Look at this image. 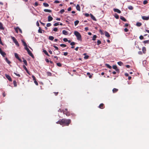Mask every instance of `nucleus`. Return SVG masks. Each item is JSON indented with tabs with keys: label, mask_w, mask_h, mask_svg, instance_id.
Segmentation results:
<instances>
[{
	"label": "nucleus",
	"mask_w": 149,
	"mask_h": 149,
	"mask_svg": "<svg viewBox=\"0 0 149 149\" xmlns=\"http://www.w3.org/2000/svg\"><path fill=\"white\" fill-rule=\"evenodd\" d=\"M0 44L2 45H3V43H2V42L1 38L0 37Z\"/></svg>",
	"instance_id": "obj_59"
},
{
	"label": "nucleus",
	"mask_w": 149,
	"mask_h": 149,
	"mask_svg": "<svg viewBox=\"0 0 149 149\" xmlns=\"http://www.w3.org/2000/svg\"><path fill=\"white\" fill-rule=\"evenodd\" d=\"M56 64H57V65L59 67H61L62 66V65H61V63H56Z\"/></svg>",
	"instance_id": "obj_43"
},
{
	"label": "nucleus",
	"mask_w": 149,
	"mask_h": 149,
	"mask_svg": "<svg viewBox=\"0 0 149 149\" xmlns=\"http://www.w3.org/2000/svg\"><path fill=\"white\" fill-rule=\"evenodd\" d=\"M105 36L107 37V38H109L110 37V36L109 33L107 31H105Z\"/></svg>",
	"instance_id": "obj_16"
},
{
	"label": "nucleus",
	"mask_w": 149,
	"mask_h": 149,
	"mask_svg": "<svg viewBox=\"0 0 149 149\" xmlns=\"http://www.w3.org/2000/svg\"><path fill=\"white\" fill-rule=\"evenodd\" d=\"M113 10L115 12H117L119 13H120L121 12V11L118 9H114Z\"/></svg>",
	"instance_id": "obj_13"
},
{
	"label": "nucleus",
	"mask_w": 149,
	"mask_h": 149,
	"mask_svg": "<svg viewBox=\"0 0 149 149\" xmlns=\"http://www.w3.org/2000/svg\"><path fill=\"white\" fill-rule=\"evenodd\" d=\"M11 38L13 42L15 43L16 41H17V40L15 39V38L14 37L11 36Z\"/></svg>",
	"instance_id": "obj_25"
},
{
	"label": "nucleus",
	"mask_w": 149,
	"mask_h": 149,
	"mask_svg": "<svg viewBox=\"0 0 149 149\" xmlns=\"http://www.w3.org/2000/svg\"><path fill=\"white\" fill-rule=\"evenodd\" d=\"M118 64L120 66H122L123 65V63L121 61L118 62Z\"/></svg>",
	"instance_id": "obj_34"
},
{
	"label": "nucleus",
	"mask_w": 149,
	"mask_h": 149,
	"mask_svg": "<svg viewBox=\"0 0 149 149\" xmlns=\"http://www.w3.org/2000/svg\"><path fill=\"white\" fill-rule=\"evenodd\" d=\"M142 18L143 20H148L149 19V16L146 17V16H143L142 17Z\"/></svg>",
	"instance_id": "obj_8"
},
{
	"label": "nucleus",
	"mask_w": 149,
	"mask_h": 149,
	"mask_svg": "<svg viewBox=\"0 0 149 149\" xmlns=\"http://www.w3.org/2000/svg\"><path fill=\"white\" fill-rule=\"evenodd\" d=\"M90 16H91V18L94 21H96V19L95 18V17H94V16L93 15H92L91 14H90Z\"/></svg>",
	"instance_id": "obj_11"
},
{
	"label": "nucleus",
	"mask_w": 149,
	"mask_h": 149,
	"mask_svg": "<svg viewBox=\"0 0 149 149\" xmlns=\"http://www.w3.org/2000/svg\"><path fill=\"white\" fill-rule=\"evenodd\" d=\"M32 78L33 79V80L34 81L36 80V78L35 77L34 75L32 76Z\"/></svg>",
	"instance_id": "obj_56"
},
{
	"label": "nucleus",
	"mask_w": 149,
	"mask_h": 149,
	"mask_svg": "<svg viewBox=\"0 0 149 149\" xmlns=\"http://www.w3.org/2000/svg\"><path fill=\"white\" fill-rule=\"evenodd\" d=\"M23 68L26 71V72L29 74V75H31V74L30 73V72H29V71L28 70H27V68H26V67L25 66V65H23Z\"/></svg>",
	"instance_id": "obj_7"
},
{
	"label": "nucleus",
	"mask_w": 149,
	"mask_h": 149,
	"mask_svg": "<svg viewBox=\"0 0 149 149\" xmlns=\"http://www.w3.org/2000/svg\"><path fill=\"white\" fill-rule=\"evenodd\" d=\"M54 38L53 36H49V39L51 40H53Z\"/></svg>",
	"instance_id": "obj_28"
},
{
	"label": "nucleus",
	"mask_w": 149,
	"mask_h": 149,
	"mask_svg": "<svg viewBox=\"0 0 149 149\" xmlns=\"http://www.w3.org/2000/svg\"><path fill=\"white\" fill-rule=\"evenodd\" d=\"M76 8L79 11H80V7L79 5L78 4L77 5V6H76Z\"/></svg>",
	"instance_id": "obj_19"
},
{
	"label": "nucleus",
	"mask_w": 149,
	"mask_h": 149,
	"mask_svg": "<svg viewBox=\"0 0 149 149\" xmlns=\"http://www.w3.org/2000/svg\"><path fill=\"white\" fill-rule=\"evenodd\" d=\"M97 36L96 35H94L93 36V38H92V40H96V38H97Z\"/></svg>",
	"instance_id": "obj_32"
},
{
	"label": "nucleus",
	"mask_w": 149,
	"mask_h": 149,
	"mask_svg": "<svg viewBox=\"0 0 149 149\" xmlns=\"http://www.w3.org/2000/svg\"><path fill=\"white\" fill-rule=\"evenodd\" d=\"M128 8L129 9L132 10L133 9V7L132 6H130L128 7Z\"/></svg>",
	"instance_id": "obj_49"
},
{
	"label": "nucleus",
	"mask_w": 149,
	"mask_h": 149,
	"mask_svg": "<svg viewBox=\"0 0 149 149\" xmlns=\"http://www.w3.org/2000/svg\"><path fill=\"white\" fill-rule=\"evenodd\" d=\"M25 49L27 51V52L30 50L27 47V46L25 47Z\"/></svg>",
	"instance_id": "obj_48"
},
{
	"label": "nucleus",
	"mask_w": 149,
	"mask_h": 149,
	"mask_svg": "<svg viewBox=\"0 0 149 149\" xmlns=\"http://www.w3.org/2000/svg\"><path fill=\"white\" fill-rule=\"evenodd\" d=\"M11 38L13 42L15 43L16 41H17V40L15 39V38L14 37L11 36Z\"/></svg>",
	"instance_id": "obj_24"
},
{
	"label": "nucleus",
	"mask_w": 149,
	"mask_h": 149,
	"mask_svg": "<svg viewBox=\"0 0 149 149\" xmlns=\"http://www.w3.org/2000/svg\"><path fill=\"white\" fill-rule=\"evenodd\" d=\"M62 33L63 34L65 35H67L68 34V32L67 31L65 30H63V31Z\"/></svg>",
	"instance_id": "obj_12"
},
{
	"label": "nucleus",
	"mask_w": 149,
	"mask_h": 149,
	"mask_svg": "<svg viewBox=\"0 0 149 149\" xmlns=\"http://www.w3.org/2000/svg\"><path fill=\"white\" fill-rule=\"evenodd\" d=\"M118 91V89L116 88H114L112 90V91L113 93H116Z\"/></svg>",
	"instance_id": "obj_23"
},
{
	"label": "nucleus",
	"mask_w": 149,
	"mask_h": 149,
	"mask_svg": "<svg viewBox=\"0 0 149 149\" xmlns=\"http://www.w3.org/2000/svg\"><path fill=\"white\" fill-rule=\"evenodd\" d=\"M100 44H101V41L100 40H98L97 41V45H99Z\"/></svg>",
	"instance_id": "obj_41"
},
{
	"label": "nucleus",
	"mask_w": 149,
	"mask_h": 149,
	"mask_svg": "<svg viewBox=\"0 0 149 149\" xmlns=\"http://www.w3.org/2000/svg\"><path fill=\"white\" fill-rule=\"evenodd\" d=\"M58 25H59V24L58 22H57V23H55L54 24V26H58Z\"/></svg>",
	"instance_id": "obj_61"
},
{
	"label": "nucleus",
	"mask_w": 149,
	"mask_h": 149,
	"mask_svg": "<svg viewBox=\"0 0 149 149\" xmlns=\"http://www.w3.org/2000/svg\"><path fill=\"white\" fill-rule=\"evenodd\" d=\"M22 42L23 43L24 45V47H26V46H27V45L26 44V43L25 42H24L23 40H22Z\"/></svg>",
	"instance_id": "obj_30"
},
{
	"label": "nucleus",
	"mask_w": 149,
	"mask_h": 149,
	"mask_svg": "<svg viewBox=\"0 0 149 149\" xmlns=\"http://www.w3.org/2000/svg\"><path fill=\"white\" fill-rule=\"evenodd\" d=\"M75 36H76L77 40L79 41H82L81 36L79 32L75 31Z\"/></svg>",
	"instance_id": "obj_2"
},
{
	"label": "nucleus",
	"mask_w": 149,
	"mask_h": 149,
	"mask_svg": "<svg viewBox=\"0 0 149 149\" xmlns=\"http://www.w3.org/2000/svg\"><path fill=\"white\" fill-rule=\"evenodd\" d=\"M113 68L115 69V70L118 73L119 72V70L117 68V66L116 65H114L113 66Z\"/></svg>",
	"instance_id": "obj_6"
},
{
	"label": "nucleus",
	"mask_w": 149,
	"mask_h": 149,
	"mask_svg": "<svg viewBox=\"0 0 149 149\" xmlns=\"http://www.w3.org/2000/svg\"><path fill=\"white\" fill-rule=\"evenodd\" d=\"M58 30V29L56 27H55L53 29V31H56Z\"/></svg>",
	"instance_id": "obj_58"
},
{
	"label": "nucleus",
	"mask_w": 149,
	"mask_h": 149,
	"mask_svg": "<svg viewBox=\"0 0 149 149\" xmlns=\"http://www.w3.org/2000/svg\"><path fill=\"white\" fill-rule=\"evenodd\" d=\"M142 51L143 53L144 54H145L146 52V48L145 47H143L142 48Z\"/></svg>",
	"instance_id": "obj_17"
},
{
	"label": "nucleus",
	"mask_w": 149,
	"mask_h": 149,
	"mask_svg": "<svg viewBox=\"0 0 149 149\" xmlns=\"http://www.w3.org/2000/svg\"><path fill=\"white\" fill-rule=\"evenodd\" d=\"M53 19V18L50 16H49L48 17V21L50 22L52 21Z\"/></svg>",
	"instance_id": "obj_14"
},
{
	"label": "nucleus",
	"mask_w": 149,
	"mask_h": 149,
	"mask_svg": "<svg viewBox=\"0 0 149 149\" xmlns=\"http://www.w3.org/2000/svg\"><path fill=\"white\" fill-rule=\"evenodd\" d=\"M63 41H64V42H67L68 41V40L66 38H64L63 39Z\"/></svg>",
	"instance_id": "obj_60"
},
{
	"label": "nucleus",
	"mask_w": 149,
	"mask_h": 149,
	"mask_svg": "<svg viewBox=\"0 0 149 149\" xmlns=\"http://www.w3.org/2000/svg\"><path fill=\"white\" fill-rule=\"evenodd\" d=\"M34 83L37 86L38 85V83L36 80L34 81Z\"/></svg>",
	"instance_id": "obj_62"
},
{
	"label": "nucleus",
	"mask_w": 149,
	"mask_h": 149,
	"mask_svg": "<svg viewBox=\"0 0 149 149\" xmlns=\"http://www.w3.org/2000/svg\"><path fill=\"white\" fill-rule=\"evenodd\" d=\"M65 11V10L64 9H62L60 11V13H61V14H62Z\"/></svg>",
	"instance_id": "obj_52"
},
{
	"label": "nucleus",
	"mask_w": 149,
	"mask_h": 149,
	"mask_svg": "<svg viewBox=\"0 0 149 149\" xmlns=\"http://www.w3.org/2000/svg\"><path fill=\"white\" fill-rule=\"evenodd\" d=\"M4 28L3 27L2 24L0 22V29L1 30H4Z\"/></svg>",
	"instance_id": "obj_18"
},
{
	"label": "nucleus",
	"mask_w": 149,
	"mask_h": 149,
	"mask_svg": "<svg viewBox=\"0 0 149 149\" xmlns=\"http://www.w3.org/2000/svg\"><path fill=\"white\" fill-rule=\"evenodd\" d=\"M79 21L78 20L75 21V26H76L79 23Z\"/></svg>",
	"instance_id": "obj_45"
},
{
	"label": "nucleus",
	"mask_w": 149,
	"mask_h": 149,
	"mask_svg": "<svg viewBox=\"0 0 149 149\" xmlns=\"http://www.w3.org/2000/svg\"><path fill=\"white\" fill-rule=\"evenodd\" d=\"M143 43L144 44H149V40H145L143 42Z\"/></svg>",
	"instance_id": "obj_37"
},
{
	"label": "nucleus",
	"mask_w": 149,
	"mask_h": 149,
	"mask_svg": "<svg viewBox=\"0 0 149 149\" xmlns=\"http://www.w3.org/2000/svg\"><path fill=\"white\" fill-rule=\"evenodd\" d=\"M60 45L61 47H65L66 46V45L64 44H61Z\"/></svg>",
	"instance_id": "obj_44"
},
{
	"label": "nucleus",
	"mask_w": 149,
	"mask_h": 149,
	"mask_svg": "<svg viewBox=\"0 0 149 149\" xmlns=\"http://www.w3.org/2000/svg\"><path fill=\"white\" fill-rule=\"evenodd\" d=\"M15 44H16V45H17V46H19V44L18 43V42H17V41H16V42H15Z\"/></svg>",
	"instance_id": "obj_50"
},
{
	"label": "nucleus",
	"mask_w": 149,
	"mask_h": 149,
	"mask_svg": "<svg viewBox=\"0 0 149 149\" xmlns=\"http://www.w3.org/2000/svg\"><path fill=\"white\" fill-rule=\"evenodd\" d=\"M106 65L108 68H109L110 69L111 68V66H110L109 64H106Z\"/></svg>",
	"instance_id": "obj_39"
},
{
	"label": "nucleus",
	"mask_w": 149,
	"mask_h": 149,
	"mask_svg": "<svg viewBox=\"0 0 149 149\" xmlns=\"http://www.w3.org/2000/svg\"><path fill=\"white\" fill-rule=\"evenodd\" d=\"M104 106L103 104L101 103L99 106V107L101 109H103L104 108Z\"/></svg>",
	"instance_id": "obj_9"
},
{
	"label": "nucleus",
	"mask_w": 149,
	"mask_h": 149,
	"mask_svg": "<svg viewBox=\"0 0 149 149\" xmlns=\"http://www.w3.org/2000/svg\"><path fill=\"white\" fill-rule=\"evenodd\" d=\"M44 31V30H42L40 27H39V29L38 30V32L40 33H42V31Z\"/></svg>",
	"instance_id": "obj_27"
},
{
	"label": "nucleus",
	"mask_w": 149,
	"mask_h": 149,
	"mask_svg": "<svg viewBox=\"0 0 149 149\" xmlns=\"http://www.w3.org/2000/svg\"><path fill=\"white\" fill-rule=\"evenodd\" d=\"M139 39L140 40H143L144 39V37L142 36H139Z\"/></svg>",
	"instance_id": "obj_54"
},
{
	"label": "nucleus",
	"mask_w": 149,
	"mask_h": 149,
	"mask_svg": "<svg viewBox=\"0 0 149 149\" xmlns=\"http://www.w3.org/2000/svg\"><path fill=\"white\" fill-rule=\"evenodd\" d=\"M87 74L88 75L89 78H92V76L89 72H87Z\"/></svg>",
	"instance_id": "obj_33"
},
{
	"label": "nucleus",
	"mask_w": 149,
	"mask_h": 149,
	"mask_svg": "<svg viewBox=\"0 0 149 149\" xmlns=\"http://www.w3.org/2000/svg\"><path fill=\"white\" fill-rule=\"evenodd\" d=\"M25 49L27 51V52L30 50L27 47V46L25 47Z\"/></svg>",
	"instance_id": "obj_47"
},
{
	"label": "nucleus",
	"mask_w": 149,
	"mask_h": 149,
	"mask_svg": "<svg viewBox=\"0 0 149 149\" xmlns=\"http://www.w3.org/2000/svg\"><path fill=\"white\" fill-rule=\"evenodd\" d=\"M60 1H58V0H56L54 2V3H60Z\"/></svg>",
	"instance_id": "obj_57"
},
{
	"label": "nucleus",
	"mask_w": 149,
	"mask_h": 149,
	"mask_svg": "<svg viewBox=\"0 0 149 149\" xmlns=\"http://www.w3.org/2000/svg\"><path fill=\"white\" fill-rule=\"evenodd\" d=\"M114 17L116 19H118L119 18V16L116 13H115L114 15Z\"/></svg>",
	"instance_id": "obj_35"
},
{
	"label": "nucleus",
	"mask_w": 149,
	"mask_h": 149,
	"mask_svg": "<svg viewBox=\"0 0 149 149\" xmlns=\"http://www.w3.org/2000/svg\"><path fill=\"white\" fill-rule=\"evenodd\" d=\"M5 76L6 77L9 81H12V79L10 77L9 75L7 74H5Z\"/></svg>",
	"instance_id": "obj_5"
},
{
	"label": "nucleus",
	"mask_w": 149,
	"mask_h": 149,
	"mask_svg": "<svg viewBox=\"0 0 149 149\" xmlns=\"http://www.w3.org/2000/svg\"><path fill=\"white\" fill-rule=\"evenodd\" d=\"M62 111L63 114H65L67 116H69L71 114L70 112L68 111L67 109H65V110H63Z\"/></svg>",
	"instance_id": "obj_3"
},
{
	"label": "nucleus",
	"mask_w": 149,
	"mask_h": 149,
	"mask_svg": "<svg viewBox=\"0 0 149 149\" xmlns=\"http://www.w3.org/2000/svg\"><path fill=\"white\" fill-rule=\"evenodd\" d=\"M44 11L45 12H47L49 13H51L52 11L51 10L47 9H45L44 10Z\"/></svg>",
	"instance_id": "obj_22"
},
{
	"label": "nucleus",
	"mask_w": 149,
	"mask_h": 149,
	"mask_svg": "<svg viewBox=\"0 0 149 149\" xmlns=\"http://www.w3.org/2000/svg\"><path fill=\"white\" fill-rule=\"evenodd\" d=\"M43 52L46 55H47V56H50V55L49 54H48V53H47V51H46V50H43Z\"/></svg>",
	"instance_id": "obj_20"
},
{
	"label": "nucleus",
	"mask_w": 149,
	"mask_h": 149,
	"mask_svg": "<svg viewBox=\"0 0 149 149\" xmlns=\"http://www.w3.org/2000/svg\"><path fill=\"white\" fill-rule=\"evenodd\" d=\"M51 26V24L50 23H48L47 24V27H49Z\"/></svg>",
	"instance_id": "obj_55"
},
{
	"label": "nucleus",
	"mask_w": 149,
	"mask_h": 149,
	"mask_svg": "<svg viewBox=\"0 0 149 149\" xmlns=\"http://www.w3.org/2000/svg\"><path fill=\"white\" fill-rule=\"evenodd\" d=\"M19 28L17 27L15 28V30L17 33H18V31L19 30Z\"/></svg>",
	"instance_id": "obj_38"
},
{
	"label": "nucleus",
	"mask_w": 149,
	"mask_h": 149,
	"mask_svg": "<svg viewBox=\"0 0 149 149\" xmlns=\"http://www.w3.org/2000/svg\"><path fill=\"white\" fill-rule=\"evenodd\" d=\"M43 5L44 6L46 7H48L49 6V5L48 3H43Z\"/></svg>",
	"instance_id": "obj_31"
},
{
	"label": "nucleus",
	"mask_w": 149,
	"mask_h": 149,
	"mask_svg": "<svg viewBox=\"0 0 149 149\" xmlns=\"http://www.w3.org/2000/svg\"><path fill=\"white\" fill-rule=\"evenodd\" d=\"M71 120L70 119H67L63 118L60 119L56 123L58 124H60L61 125L65 126H68L71 122Z\"/></svg>",
	"instance_id": "obj_1"
},
{
	"label": "nucleus",
	"mask_w": 149,
	"mask_h": 149,
	"mask_svg": "<svg viewBox=\"0 0 149 149\" xmlns=\"http://www.w3.org/2000/svg\"><path fill=\"white\" fill-rule=\"evenodd\" d=\"M15 56L16 58L18 59L20 62H22V60L19 58L18 56V54L17 53H15Z\"/></svg>",
	"instance_id": "obj_4"
},
{
	"label": "nucleus",
	"mask_w": 149,
	"mask_h": 149,
	"mask_svg": "<svg viewBox=\"0 0 149 149\" xmlns=\"http://www.w3.org/2000/svg\"><path fill=\"white\" fill-rule=\"evenodd\" d=\"M14 74L19 77H20V75L19 74H17L16 72H14Z\"/></svg>",
	"instance_id": "obj_51"
},
{
	"label": "nucleus",
	"mask_w": 149,
	"mask_h": 149,
	"mask_svg": "<svg viewBox=\"0 0 149 149\" xmlns=\"http://www.w3.org/2000/svg\"><path fill=\"white\" fill-rule=\"evenodd\" d=\"M38 4L37 2H35L34 3V6L35 7H36L38 6Z\"/></svg>",
	"instance_id": "obj_53"
},
{
	"label": "nucleus",
	"mask_w": 149,
	"mask_h": 149,
	"mask_svg": "<svg viewBox=\"0 0 149 149\" xmlns=\"http://www.w3.org/2000/svg\"><path fill=\"white\" fill-rule=\"evenodd\" d=\"M28 54L31 56L33 58H34V56L32 53L31 52V51L29 50L28 52H27Z\"/></svg>",
	"instance_id": "obj_10"
},
{
	"label": "nucleus",
	"mask_w": 149,
	"mask_h": 149,
	"mask_svg": "<svg viewBox=\"0 0 149 149\" xmlns=\"http://www.w3.org/2000/svg\"><path fill=\"white\" fill-rule=\"evenodd\" d=\"M13 84L14 87H16L17 86V82L15 80L13 81Z\"/></svg>",
	"instance_id": "obj_36"
},
{
	"label": "nucleus",
	"mask_w": 149,
	"mask_h": 149,
	"mask_svg": "<svg viewBox=\"0 0 149 149\" xmlns=\"http://www.w3.org/2000/svg\"><path fill=\"white\" fill-rule=\"evenodd\" d=\"M23 62H24V64H25V65H27V62L26 60H24L23 61Z\"/></svg>",
	"instance_id": "obj_40"
},
{
	"label": "nucleus",
	"mask_w": 149,
	"mask_h": 149,
	"mask_svg": "<svg viewBox=\"0 0 149 149\" xmlns=\"http://www.w3.org/2000/svg\"><path fill=\"white\" fill-rule=\"evenodd\" d=\"M0 53L3 57H5L6 55V53L4 52L3 51L1 52Z\"/></svg>",
	"instance_id": "obj_26"
},
{
	"label": "nucleus",
	"mask_w": 149,
	"mask_h": 149,
	"mask_svg": "<svg viewBox=\"0 0 149 149\" xmlns=\"http://www.w3.org/2000/svg\"><path fill=\"white\" fill-rule=\"evenodd\" d=\"M25 49L27 51V52L30 50L27 47V46L25 47Z\"/></svg>",
	"instance_id": "obj_46"
},
{
	"label": "nucleus",
	"mask_w": 149,
	"mask_h": 149,
	"mask_svg": "<svg viewBox=\"0 0 149 149\" xmlns=\"http://www.w3.org/2000/svg\"><path fill=\"white\" fill-rule=\"evenodd\" d=\"M84 15L86 17H88L89 16V15L87 13L84 14Z\"/></svg>",
	"instance_id": "obj_63"
},
{
	"label": "nucleus",
	"mask_w": 149,
	"mask_h": 149,
	"mask_svg": "<svg viewBox=\"0 0 149 149\" xmlns=\"http://www.w3.org/2000/svg\"><path fill=\"white\" fill-rule=\"evenodd\" d=\"M142 25L141 23L139 22H137L136 23V25L137 26H140Z\"/></svg>",
	"instance_id": "obj_21"
},
{
	"label": "nucleus",
	"mask_w": 149,
	"mask_h": 149,
	"mask_svg": "<svg viewBox=\"0 0 149 149\" xmlns=\"http://www.w3.org/2000/svg\"><path fill=\"white\" fill-rule=\"evenodd\" d=\"M120 19H121L123 21H124V22H126L127 20L126 19H125L123 17L121 16H120Z\"/></svg>",
	"instance_id": "obj_15"
},
{
	"label": "nucleus",
	"mask_w": 149,
	"mask_h": 149,
	"mask_svg": "<svg viewBox=\"0 0 149 149\" xmlns=\"http://www.w3.org/2000/svg\"><path fill=\"white\" fill-rule=\"evenodd\" d=\"M124 31L125 32H127L128 31V30L126 28H125L124 29Z\"/></svg>",
	"instance_id": "obj_64"
},
{
	"label": "nucleus",
	"mask_w": 149,
	"mask_h": 149,
	"mask_svg": "<svg viewBox=\"0 0 149 149\" xmlns=\"http://www.w3.org/2000/svg\"><path fill=\"white\" fill-rule=\"evenodd\" d=\"M5 61L8 64H10L11 63L7 58H5Z\"/></svg>",
	"instance_id": "obj_29"
},
{
	"label": "nucleus",
	"mask_w": 149,
	"mask_h": 149,
	"mask_svg": "<svg viewBox=\"0 0 149 149\" xmlns=\"http://www.w3.org/2000/svg\"><path fill=\"white\" fill-rule=\"evenodd\" d=\"M148 3V1L146 0H144L143 2V4L144 5H146V4L147 3Z\"/></svg>",
	"instance_id": "obj_42"
}]
</instances>
